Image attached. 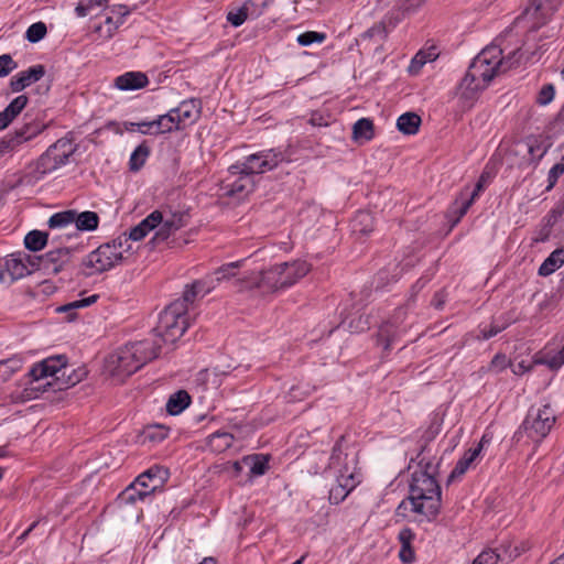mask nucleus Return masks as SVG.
Segmentation results:
<instances>
[{"mask_svg":"<svg viewBox=\"0 0 564 564\" xmlns=\"http://www.w3.org/2000/svg\"><path fill=\"white\" fill-rule=\"evenodd\" d=\"M191 404V395L185 390L171 394L166 402V412L171 415L182 413Z\"/></svg>","mask_w":564,"mask_h":564,"instance_id":"nucleus-32","label":"nucleus"},{"mask_svg":"<svg viewBox=\"0 0 564 564\" xmlns=\"http://www.w3.org/2000/svg\"><path fill=\"white\" fill-rule=\"evenodd\" d=\"M431 449L423 445L415 458L419 470L413 471L410 481L409 496L403 500L398 511L401 509L410 510L422 514L426 520H434L441 509V487L435 479L436 465L430 459Z\"/></svg>","mask_w":564,"mask_h":564,"instance_id":"nucleus-2","label":"nucleus"},{"mask_svg":"<svg viewBox=\"0 0 564 564\" xmlns=\"http://www.w3.org/2000/svg\"><path fill=\"white\" fill-rule=\"evenodd\" d=\"M520 555L511 543H501L495 549H486L478 554L471 564H508Z\"/></svg>","mask_w":564,"mask_h":564,"instance_id":"nucleus-16","label":"nucleus"},{"mask_svg":"<svg viewBox=\"0 0 564 564\" xmlns=\"http://www.w3.org/2000/svg\"><path fill=\"white\" fill-rule=\"evenodd\" d=\"M29 102L26 95L15 97L2 111H0V131L7 129L10 123L23 111Z\"/></svg>","mask_w":564,"mask_h":564,"instance_id":"nucleus-24","label":"nucleus"},{"mask_svg":"<svg viewBox=\"0 0 564 564\" xmlns=\"http://www.w3.org/2000/svg\"><path fill=\"white\" fill-rule=\"evenodd\" d=\"M243 262L245 260H239L223 264L216 269L213 274H210V276L214 279L216 284L225 280H230L231 278L236 276L237 270L242 265Z\"/></svg>","mask_w":564,"mask_h":564,"instance_id":"nucleus-36","label":"nucleus"},{"mask_svg":"<svg viewBox=\"0 0 564 564\" xmlns=\"http://www.w3.org/2000/svg\"><path fill=\"white\" fill-rule=\"evenodd\" d=\"M74 216H76V210L69 209L56 213L52 215L48 219L50 228H64L74 223Z\"/></svg>","mask_w":564,"mask_h":564,"instance_id":"nucleus-42","label":"nucleus"},{"mask_svg":"<svg viewBox=\"0 0 564 564\" xmlns=\"http://www.w3.org/2000/svg\"><path fill=\"white\" fill-rule=\"evenodd\" d=\"M555 96V88L552 84L544 85L539 91L538 102L542 106L550 104Z\"/></svg>","mask_w":564,"mask_h":564,"instance_id":"nucleus-57","label":"nucleus"},{"mask_svg":"<svg viewBox=\"0 0 564 564\" xmlns=\"http://www.w3.org/2000/svg\"><path fill=\"white\" fill-rule=\"evenodd\" d=\"M87 376L85 367L70 368L67 365L65 355L48 357L35 365L28 372L26 388L28 399L37 398L39 392H44L47 388L53 391L66 390L83 381Z\"/></svg>","mask_w":564,"mask_h":564,"instance_id":"nucleus-3","label":"nucleus"},{"mask_svg":"<svg viewBox=\"0 0 564 564\" xmlns=\"http://www.w3.org/2000/svg\"><path fill=\"white\" fill-rule=\"evenodd\" d=\"M200 283H192L185 286L183 295L181 299L175 300L173 303H181L183 306V311L187 313L188 305L193 304L199 296V291H197V286Z\"/></svg>","mask_w":564,"mask_h":564,"instance_id":"nucleus-45","label":"nucleus"},{"mask_svg":"<svg viewBox=\"0 0 564 564\" xmlns=\"http://www.w3.org/2000/svg\"><path fill=\"white\" fill-rule=\"evenodd\" d=\"M421 118L414 112H405L397 120V128L404 134H415L420 128Z\"/></svg>","mask_w":564,"mask_h":564,"instance_id":"nucleus-34","label":"nucleus"},{"mask_svg":"<svg viewBox=\"0 0 564 564\" xmlns=\"http://www.w3.org/2000/svg\"><path fill=\"white\" fill-rule=\"evenodd\" d=\"M251 17V11L245 3L241 8L236 11H229L227 14V21L235 28H238L245 23V21Z\"/></svg>","mask_w":564,"mask_h":564,"instance_id":"nucleus-48","label":"nucleus"},{"mask_svg":"<svg viewBox=\"0 0 564 564\" xmlns=\"http://www.w3.org/2000/svg\"><path fill=\"white\" fill-rule=\"evenodd\" d=\"M512 323L511 318H505L502 323H499L497 319L492 321L490 326L484 327L479 329L478 338L487 340L499 333H501L503 329H506L510 324Z\"/></svg>","mask_w":564,"mask_h":564,"instance_id":"nucleus-43","label":"nucleus"},{"mask_svg":"<svg viewBox=\"0 0 564 564\" xmlns=\"http://www.w3.org/2000/svg\"><path fill=\"white\" fill-rule=\"evenodd\" d=\"M170 473L165 467L154 465L139 475L135 480L141 486L142 492L139 496L150 497L160 489L169 479Z\"/></svg>","mask_w":564,"mask_h":564,"instance_id":"nucleus-15","label":"nucleus"},{"mask_svg":"<svg viewBox=\"0 0 564 564\" xmlns=\"http://www.w3.org/2000/svg\"><path fill=\"white\" fill-rule=\"evenodd\" d=\"M545 364L551 369H558L564 364V344L561 350H558L556 354L552 355L547 360H545Z\"/></svg>","mask_w":564,"mask_h":564,"instance_id":"nucleus-64","label":"nucleus"},{"mask_svg":"<svg viewBox=\"0 0 564 564\" xmlns=\"http://www.w3.org/2000/svg\"><path fill=\"white\" fill-rule=\"evenodd\" d=\"M509 365V361L507 359V356L503 354H497L489 366V369L495 372H500L503 369H506Z\"/></svg>","mask_w":564,"mask_h":564,"instance_id":"nucleus-63","label":"nucleus"},{"mask_svg":"<svg viewBox=\"0 0 564 564\" xmlns=\"http://www.w3.org/2000/svg\"><path fill=\"white\" fill-rule=\"evenodd\" d=\"M564 263V249H555L551 254L543 261L539 268V274L541 276H547L561 268Z\"/></svg>","mask_w":564,"mask_h":564,"instance_id":"nucleus-33","label":"nucleus"},{"mask_svg":"<svg viewBox=\"0 0 564 564\" xmlns=\"http://www.w3.org/2000/svg\"><path fill=\"white\" fill-rule=\"evenodd\" d=\"M326 39V34L316 31H307L300 34L296 39L301 46H310L313 43H323Z\"/></svg>","mask_w":564,"mask_h":564,"instance_id":"nucleus-49","label":"nucleus"},{"mask_svg":"<svg viewBox=\"0 0 564 564\" xmlns=\"http://www.w3.org/2000/svg\"><path fill=\"white\" fill-rule=\"evenodd\" d=\"M148 85L149 78L142 72H127L115 79V86L120 90H137Z\"/></svg>","mask_w":564,"mask_h":564,"instance_id":"nucleus-25","label":"nucleus"},{"mask_svg":"<svg viewBox=\"0 0 564 564\" xmlns=\"http://www.w3.org/2000/svg\"><path fill=\"white\" fill-rule=\"evenodd\" d=\"M129 351L132 357V366H130V371H138L145 364L153 360L159 356L161 344L154 339H143L135 343L127 344Z\"/></svg>","mask_w":564,"mask_h":564,"instance_id":"nucleus-12","label":"nucleus"},{"mask_svg":"<svg viewBox=\"0 0 564 564\" xmlns=\"http://www.w3.org/2000/svg\"><path fill=\"white\" fill-rule=\"evenodd\" d=\"M527 145L532 161L539 162L546 154L551 144L545 139L529 138Z\"/></svg>","mask_w":564,"mask_h":564,"instance_id":"nucleus-38","label":"nucleus"},{"mask_svg":"<svg viewBox=\"0 0 564 564\" xmlns=\"http://www.w3.org/2000/svg\"><path fill=\"white\" fill-rule=\"evenodd\" d=\"M344 327H347L350 332L359 333L364 332L369 328V322L368 318H364L361 315L358 317L357 322L355 323V319H351L349 322L344 321L341 323Z\"/></svg>","mask_w":564,"mask_h":564,"instance_id":"nucleus-58","label":"nucleus"},{"mask_svg":"<svg viewBox=\"0 0 564 564\" xmlns=\"http://www.w3.org/2000/svg\"><path fill=\"white\" fill-rule=\"evenodd\" d=\"M375 138L373 121L369 118H360L352 126V140L364 144Z\"/></svg>","mask_w":564,"mask_h":564,"instance_id":"nucleus-29","label":"nucleus"},{"mask_svg":"<svg viewBox=\"0 0 564 564\" xmlns=\"http://www.w3.org/2000/svg\"><path fill=\"white\" fill-rule=\"evenodd\" d=\"M347 496V490L343 489L341 485L338 484H335L329 490V501L334 505L340 503Z\"/></svg>","mask_w":564,"mask_h":564,"instance_id":"nucleus-62","label":"nucleus"},{"mask_svg":"<svg viewBox=\"0 0 564 564\" xmlns=\"http://www.w3.org/2000/svg\"><path fill=\"white\" fill-rule=\"evenodd\" d=\"M284 161H288V156L284 151L279 149H269L250 154L246 156L243 161L232 164L231 171H234V173H241V171H245L254 178V175L269 172Z\"/></svg>","mask_w":564,"mask_h":564,"instance_id":"nucleus-7","label":"nucleus"},{"mask_svg":"<svg viewBox=\"0 0 564 564\" xmlns=\"http://www.w3.org/2000/svg\"><path fill=\"white\" fill-rule=\"evenodd\" d=\"M414 539L415 533L410 528H403L398 534V540L401 544L399 557L403 563L410 564L415 558L414 550L412 547Z\"/></svg>","mask_w":564,"mask_h":564,"instance_id":"nucleus-28","label":"nucleus"},{"mask_svg":"<svg viewBox=\"0 0 564 564\" xmlns=\"http://www.w3.org/2000/svg\"><path fill=\"white\" fill-rule=\"evenodd\" d=\"M555 423V414L549 404L539 409H530L521 427L534 442L545 438Z\"/></svg>","mask_w":564,"mask_h":564,"instance_id":"nucleus-8","label":"nucleus"},{"mask_svg":"<svg viewBox=\"0 0 564 564\" xmlns=\"http://www.w3.org/2000/svg\"><path fill=\"white\" fill-rule=\"evenodd\" d=\"M534 40L535 30H530L523 46L509 53L507 59L502 56V50L496 45L484 48L473 59L464 78L458 84L457 95L463 99L471 100L488 87L495 76L519 64L522 58L525 62H533L540 58L541 53L545 51V44H541L533 50L530 41Z\"/></svg>","mask_w":564,"mask_h":564,"instance_id":"nucleus-1","label":"nucleus"},{"mask_svg":"<svg viewBox=\"0 0 564 564\" xmlns=\"http://www.w3.org/2000/svg\"><path fill=\"white\" fill-rule=\"evenodd\" d=\"M435 57H436V54H434V53H424V52L420 51L412 58L409 70L413 74H416V73H419V70L422 68V66L424 64L433 61Z\"/></svg>","mask_w":564,"mask_h":564,"instance_id":"nucleus-50","label":"nucleus"},{"mask_svg":"<svg viewBox=\"0 0 564 564\" xmlns=\"http://www.w3.org/2000/svg\"><path fill=\"white\" fill-rule=\"evenodd\" d=\"M74 223L78 230L93 231L98 227L99 216L97 213L90 210L83 213L76 212V216H74Z\"/></svg>","mask_w":564,"mask_h":564,"instance_id":"nucleus-35","label":"nucleus"},{"mask_svg":"<svg viewBox=\"0 0 564 564\" xmlns=\"http://www.w3.org/2000/svg\"><path fill=\"white\" fill-rule=\"evenodd\" d=\"M254 178L248 172L234 173L231 165L228 169V176L224 181L223 189L225 194L238 199L245 198L254 189Z\"/></svg>","mask_w":564,"mask_h":564,"instance_id":"nucleus-14","label":"nucleus"},{"mask_svg":"<svg viewBox=\"0 0 564 564\" xmlns=\"http://www.w3.org/2000/svg\"><path fill=\"white\" fill-rule=\"evenodd\" d=\"M242 463L249 468V479L263 476L269 469V459L261 454L247 455L242 457Z\"/></svg>","mask_w":564,"mask_h":564,"instance_id":"nucleus-30","label":"nucleus"},{"mask_svg":"<svg viewBox=\"0 0 564 564\" xmlns=\"http://www.w3.org/2000/svg\"><path fill=\"white\" fill-rule=\"evenodd\" d=\"M46 73L45 66L36 64L11 77L9 86L12 93H20L26 87L41 80Z\"/></svg>","mask_w":564,"mask_h":564,"instance_id":"nucleus-18","label":"nucleus"},{"mask_svg":"<svg viewBox=\"0 0 564 564\" xmlns=\"http://www.w3.org/2000/svg\"><path fill=\"white\" fill-rule=\"evenodd\" d=\"M175 120L178 128L184 129L197 121L200 116V101L198 99H187L182 101L176 108H173Z\"/></svg>","mask_w":564,"mask_h":564,"instance_id":"nucleus-19","label":"nucleus"},{"mask_svg":"<svg viewBox=\"0 0 564 564\" xmlns=\"http://www.w3.org/2000/svg\"><path fill=\"white\" fill-rule=\"evenodd\" d=\"M156 132L166 133L173 130H180L178 123L175 120V113L171 109L167 113L159 116L156 119Z\"/></svg>","mask_w":564,"mask_h":564,"instance_id":"nucleus-41","label":"nucleus"},{"mask_svg":"<svg viewBox=\"0 0 564 564\" xmlns=\"http://www.w3.org/2000/svg\"><path fill=\"white\" fill-rule=\"evenodd\" d=\"M188 221V214L185 212L171 213L169 217L163 215L161 227L156 231L153 240H166L173 232L185 227Z\"/></svg>","mask_w":564,"mask_h":564,"instance_id":"nucleus-21","label":"nucleus"},{"mask_svg":"<svg viewBox=\"0 0 564 564\" xmlns=\"http://www.w3.org/2000/svg\"><path fill=\"white\" fill-rule=\"evenodd\" d=\"M273 0H248L246 3L251 11V18L260 17Z\"/></svg>","mask_w":564,"mask_h":564,"instance_id":"nucleus-55","label":"nucleus"},{"mask_svg":"<svg viewBox=\"0 0 564 564\" xmlns=\"http://www.w3.org/2000/svg\"><path fill=\"white\" fill-rule=\"evenodd\" d=\"M357 224L365 225V227L360 228L359 231L361 234H368L371 231V216L369 213L360 212L357 214L354 220V229L357 230Z\"/></svg>","mask_w":564,"mask_h":564,"instance_id":"nucleus-56","label":"nucleus"},{"mask_svg":"<svg viewBox=\"0 0 564 564\" xmlns=\"http://www.w3.org/2000/svg\"><path fill=\"white\" fill-rule=\"evenodd\" d=\"M48 235L41 230H31L24 237V246L31 251H40L47 243Z\"/></svg>","mask_w":564,"mask_h":564,"instance_id":"nucleus-37","label":"nucleus"},{"mask_svg":"<svg viewBox=\"0 0 564 564\" xmlns=\"http://www.w3.org/2000/svg\"><path fill=\"white\" fill-rule=\"evenodd\" d=\"M144 433L150 441L161 442L167 437L169 429L163 425H152Z\"/></svg>","mask_w":564,"mask_h":564,"instance_id":"nucleus-51","label":"nucleus"},{"mask_svg":"<svg viewBox=\"0 0 564 564\" xmlns=\"http://www.w3.org/2000/svg\"><path fill=\"white\" fill-rule=\"evenodd\" d=\"M46 33V24L39 21L28 28L24 36L30 43H37L45 37Z\"/></svg>","mask_w":564,"mask_h":564,"instance_id":"nucleus-47","label":"nucleus"},{"mask_svg":"<svg viewBox=\"0 0 564 564\" xmlns=\"http://www.w3.org/2000/svg\"><path fill=\"white\" fill-rule=\"evenodd\" d=\"M132 357L129 351L127 345L121 347L116 354V370L118 373L131 376L135 371H130V366H132Z\"/></svg>","mask_w":564,"mask_h":564,"instance_id":"nucleus-39","label":"nucleus"},{"mask_svg":"<svg viewBox=\"0 0 564 564\" xmlns=\"http://www.w3.org/2000/svg\"><path fill=\"white\" fill-rule=\"evenodd\" d=\"M346 458L347 455L343 454L340 443L337 442L329 457V467L337 471L336 484L341 485L343 489H346L349 494L356 487L357 481L352 470H349L347 465L341 467V463Z\"/></svg>","mask_w":564,"mask_h":564,"instance_id":"nucleus-17","label":"nucleus"},{"mask_svg":"<svg viewBox=\"0 0 564 564\" xmlns=\"http://www.w3.org/2000/svg\"><path fill=\"white\" fill-rule=\"evenodd\" d=\"M123 260L122 251H117L113 243H104L91 251L83 261V264L89 269L88 275L102 273Z\"/></svg>","mask_w":564,"mask_h":564,"instance_id":"nucleus-9","label":"nucleus"},{"mask_svg":"<svg viewBox=\"0 0 564 564\" xmlns=\"http://www.w3.org/2000/svg\"><path fill=\"white\" fill-rule=\"evenodd\" d=\"M234 443L232 434L228 432L217 431L206 438V446L213 453H224L227 451Z\"/></svg>","mask_w":564,"mask_h":564,"instance_id":"nucleus-31","label":"nucleus"},{"mask_svg":"<svg viewBox=\"0 0 564 564\" xmlns=\"http://www.w3.org/2000/svg\"><path fill=\"white\" fill-rule=\"evenodd\" d=\"M401 330L392 323H383L377 334V344L382 346L383 351H389L391 346L400 338Z\"/></svg>","mask_w":564,"mask_h":564,"instance_id":"nucleus-27","label":"nucleus"},{"mask_svg":"<svg viewBox=\"0 0 564 564\" xmlns=\"http://www.w3.org/2000/svg\"><path fill=\"white\" fill-rule=\"evenodd\" d=\"M76 145L66 138L58 139L30 165L31 172L26 175L29 183L42 180L46 174L66 165L69 158L75 153Z\"/></svg>","mask_w":564,"mask_h":564,"instance_id":"nucleus-4","label":"nucleus"},{"mask_svg":"<svg viewBox=\"0 0 564 564\" xmlns=\"http://www.w3.org/2000/svg\"><path fill=\"white\" fill-rule=\"evenodd\" d=\"M188 327L186 313L181 303H171L160 313L159 322L155 328V335L159 343H175L183 336Z\"/></svg>","mask_w":564,"mask_h":564,"instance_id":"nucleus-5","label":"nucleus"},{"mask_svg":"<svg viewBox=\"0 0 564 564\" xmlns=\"http://www.w3.org/2000/svg\"><path fill=\"white\" fill-rule=\"evenodd\" d=\"M150 154V149L145 143L138 145L132 152L129 160L130 171H139L145 163L147 158Z\"/></svg>","mask_w":564,"mask_h":564,"instance_id":"nucleus-40","label":"nucleus"},{"mask_svg":"<svg viewBox=\"0 0 564 564\" xmlns=\"http://www.w3.org/2000/svg\"><path fill=\"white\" fill-rule=\"evenodd\" d=\"M17 67L18 64L10 54L0 55V78L9 75Z\"/></svg>","mask_w":564,"mask_h":564,"instance_id":"nucleus-54","label":"nucleus"},{"mask_svg":"<svg viewBox=\"0 0 564 564\" xmlns=\"http://www.w3.org/2000/svg\"><path fill=\"white\" fill-rule=\"evenodd\" d=\"M163 221V213L161 210H153L137 226L130 229L129 238L133 241L142 240L150 231L160 226Z\"/></svg>","mask_w":564,"mask_h":564,"instance_id":"nucleus-23","label":"nucleus"},{"mask_svg":"<svg viewBox=\"0 0 564 564\" xmlns=\"http://www.w3.org/2000/svg\"><path fill=\"white\" fill-rule=\"evenodd\" d=\"M281 270L279 264H275L261 272H251L248 275L236 279L234 285L240 292L257 290L262 295L273 293L285 289Z\"/></svg>","mask_w":564,"mask_h":564,"instance_id":"nucleus-6","label":"nucleus"},{"mask_svg":"<svg viewBox=\"0 0 564 564\" xmlns=\"http://www.w3.org/2000/svg\"><path fill=\"white\" fill-rule=\"evenodd\" d=\"M470 207L467 206L462 198L458 196L451 208L448 209V219L452 221V226L457 225L460 219L467 214Z\"/></svg>","mask_w":564,"mask_h":564,"instance_id":"nucleus-46","label":"nucleus"},{"mask_svg":"<svg viewBox=\"0 0 564 564\" xmlns=\"http://www.w3.org/2000/svg\"><path fill=\"white\" fill-rule=\"evenodd\" d=\"M564 173V162H558L552 166L549 171L547 175V186L546 189L550 191L556 184L558 177Z\"/></svg>","mask_w":564,"mask_h":564,"instance_id":"nucleus-59","label":"nucleus"},{"mask_svg":"<svg viewBox=\"0 0 564 564\" xmlns=\"http://www.w3.org/2000/svg\"><path fill=\"white\" fill-rule=\"evenodd\" d=\"M70 257V248H56L40 257L26 256V259L33 270L43 271L45 274H57L69 262Z\"/></svg>","mask_w":564,"mask_h":564,"instance_id":"nucleus-10","label":"nucleus"},{"mask_svg":"<svg viewBox=\"0 0 564 564\" xmlns=\"http://www.w3.org/2000/svg\"><path fill=\"white\" fill-rule=\"evenodd\" d=\"M129 351L132 357V366H130V371H138L145 364L153 360L159 356L161 344L154 339H143L135 343L127 344Z\"/></svg>","mask_w":564,"mask_h":564,"instance_id":"nucleus-13","label":"nucleus"},{"mask_svg":"<svg viewBox=\"0 0 564 564\" xmlns=\"http://www.w3.org/2000/svg\"><path fill=\"white\" fill-rule=\"evenodd\" d=\"M480 456V448L474 447L469 448L460 459L456 463L452 473L448 476V481L454 480L455 478L462 477L466 474V471L476 466V462Z\"/></svg>","mask_w":564,"mask_h":564,"instance_id":"nucleus-26","label":"nucleus"},{"mask_svg":"<svg viewBox=\"0 0 564 564\" xmlns=\"http://www.w3.org/2000/svg\"><path fill=\"white\" fill-rule=\"evenodd\" d=\"M24 118L25 122L11 133L19 148L36 138L47 128V124L37 118L28 120L29 115H25Z\"/></svg>","mask_w":564,"mask_h":564,"instance_id":"nucleus-20","label":"nucleus"},{"mask_svg":"<svg viewBox=\"0 0 564 564\" xmlns=\"http://www.w3.org/2000/svg\"><path fill=\"white\" fill-rule=\"evenodd\" d=\"M281 276L283 279L284 288L288 289L295 284L300 279L305 276L310 271V265L306 261L296 260L293 262L279 263Z\"/></svg>","mask_w":564,"mask_h":564,"instance_id":"nucleus-22","label":"nucleus"},{"mask_svg":"<svg viewBox=\"0 0 564 564\" xmlns=\"http://www.w3.org/2000/svg\"><path fill=\"white\" fill-rule=\"evenodd\" d=\"M141 486L137 485L134 480L129 487H127L119 496L120 500L127 505H133L137 501H144L148 497L139 496L141 494Z\"/></svg>","mask_w":564,"mask_h":564,"instance_id":"nucleus-44","label":"nucleus"},{"mask_svg":"<svg viewBox=\"0 0 564 564\" xmlns=\"http://www.w3.org/2000/svg\"><path fill=\"white\" fill-rule=\"evenodd\" d=\"M26 257L22 258L21 254H11L0 259V284L11 285L19 279L30 274L33 269H30L25 263Z\"/></svg>","mask_w":564,"mask_h":564,"instance_id":"nucleus-11","label":"nucleus"},{"mask_svg":"<svg viewBox=\"0 0 564 564\" xmlns=\"http://www.w3.org/2000/svg\"><path fill=\"white\" fill-rule=\"evenodd\" d=\"M19 149V145L14 141L11 133H8L0 139V159L7 154H10Z\"/></svg>","mask_w":564,"mask_h":564,"instance_id":"nucleus-53","label":"nucleus"},{"mask_svg":"<svg viewBox=\"0 0 564 564\" xmlns=\"http://www.w3.org/2000/svg\"><path fill=\"white\" fill-rule=\"evenodd\" d=\"M98 297L99 296L97 294H94L88 297L77 300V301L70 302L66 305H63L59 308H57V311L58 312H67V311H73L75 308L87 307V306L94 304L98 300Z\"/></svg>","mask_w":564,"mask_h":564,"instance_id":"nucleus-52","label":"nucleus"},{"mask_svg":"<svg viewBox=\"0 0 564 564\" xmlns=\"http://www.w3.org/2000/svg\"><path fill=\"white\" fill-rule=\"evenodd\" d=\"M193 283H200V285L197 286V291H199V297H204L216 288V282L210 275H207L202 280H196Z\"/></svg>","mask_w":564,"mask_h":564,"instance_id":"nucleus-61","label":"nucleus"},{"mask_svg":"<svg viewBox=\"0 0 564 564\" xmlns=\"http://www.w3.org/2000/svg\"><path fill=\"white\" fill-rule=\"evenodd\" d=\"M112 17L116 19L115 28L113 30H117L121 24H123L124 19L127 15H129L130 11L129 9L123 4L113 6L111 8Z\"/></svg>","mask_w":564,"mask_h":564,"instance_id":"nucleus-60","label":"nucleus"}]
</instances>
